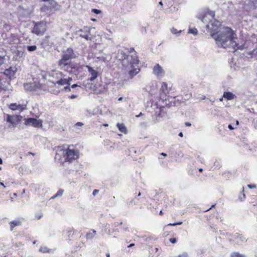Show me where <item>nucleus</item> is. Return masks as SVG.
I'll return each instance as SVG.
<instances>
[{"label":"nucleus","instance_id":"nucleus-25","mask_svg":"<svg viewBox=\"0 0 257 257\" xmlns=\"http://www.w3.org/2000/svg\"><path fill=\"white\" fill-rule=\"evenodd\" d=\"M116 126L118 130L121 132L125 134L127 133V130L125 126L123 123H117Z\"/></svg>","mask_w":257,"mask_h":257},{"label":"nucleus","instance_id":"nucleus-29","mask_svg":"<svg viewBox=\"0 0 257 257\" xmlns=\"http://www.w3.org/2000/svg\"><path fill=\"white\" fill-rule=\"evenodd\" d=\"M188 33H191V34H193L194 35H196L197 34L198 31H197V29H196L195 28H190L189 29Z\"/></svg>","mask_w":257,"mask_h":257},{"label":"nucleus","instance_id":"nucleus-9","mask_svg":"<svg viewBox=\"0 0 257 257\" xmlns=\"http://www.w3.org/2000/svg\"><path fill=\"white\" fill-rule=\"evenodd\" d=\"M24 123L26 125L32 126L35 127H42L43 121L41 119L35 118H28L24 119Z\"/></svg>","mask_w":257,"mask_h":257},{"label":"nucleus","instance_id":"nucleus-44","mask_svg":"<svg viewBox=\"0 0 257 257\" xmlns=\"http://www.w3.org/2000/svg\"><path fill=\"white\" fill-rule=\"evenodd\" d=\"M77 97V96L76 95H74V94H73V95H71V96L69 97V98H70V99H74V98H76Z\"/></svg>","mask_w":257,"mask_h":257},{"label":"nucleus","instance_id":"nucleus-40","mask_svg":"<svg viewBox=\"0 0 257 257\" xmlns=\"http://www.w3.org/2000/svg\"><path fill=\"white\" fill-rule=\"evenodd\" d=\"M169 240L172 243H175L177 242V239L175 238H171Z\"/></svg>","mask_w":257,"mask_h":257},{"label":"nucleus","instance_id":"nucleus-3","mask_svg":"<svg viewBox=\"0 0 257 257\" xmlns=\"http://www.w3.org/2000/svg\"><path fill=\"white\" fill-rule=\"evenodd\" d=\"M208 16L211 17V20H210L209 24L206 25V29L209 32L213 37V34H216L218 31V29L221 26V23L219 21L214 19L215 13L213 11H209L207 14L201 13L198 14L197 16L198 19H200L204 23L207 22Z\"/></svg>","mask_w":257,"mask_h":257},{"label":"nucleus","instance_id":"nucleus-42","mask_svg":"<svg viewBox=\"0 0 257 257\" xmlns=\"http://www.w3.org/2000/svg\"><path fill=\"white\" fill-rule=\"evenodd\" d=\"M133 202H134V200L132 199L130 201H127V203L128 205L130 206V205H132Z\"/></svg>","mask_w":257,"mask_h":257},{"label":"nucleus","instance_id":"nucleus-27","mask_svg":"<svg viewBox=\"0 0 257 257\" xmlns=\"http://www.w3.org/2000/svg\"><path fill=\"white\" fill-rule=\"evenodd\" d=\"M74 230L72 228H70L67 230V235L68 237H71L73 236L74 234Z\"/></svg>","mask_w":257,"mask_h":257},{"label":"nucleus","instance_id":"nucleus-48","mask_svg":"<svg viewBox=\"0 0 257 257\" xmlns=\"http://www.w3.org/2000/svg\"><path fill=\"white\" fill-rule=\"evenodd\" d=\"M98 192V190H94L93 192V194L95 195L96 193H97Z\"/></svg>","mask_w":257,"mask_h":257},{"label":"nucleus","instance_id":"nucleus-60","mask_svg":"<svg viewBox=\"0 0 257 257\" xmlns=\"http://www.w3.org/2000/svg\"><path fill=\"white\" fill-rule=\"evenodd\" d=\"M41 217V215H38V216L37 217V218L38 219H39Z\"/></svg>","mask_w":257,"mask_h":257},{"label":"nucleus","instance_id":"nucleus-54","mask_svg":"<svg viewBox=\"0 0 257 257\" xmlns=\"http://www.w3.org/2000/svg\"><path fill=\"white\" fill-rule=\"evenodd\" d=\"M215 205H212L210 208L205 210V211H209L211 208L214 207Z\"/></svg>","mask_w":257,"mask_h":257},{"label":"nucleus","instance_id":"nucleus-31","mask_svg":"<svg viewBox=\"0 0 257 257\" xmlns=\"http://www.w3.org/2000/svg\"><path fill=\"white\" fill-rule=\"evenodd\" d=\"M231 257H244V256L237 252H234L232 253Z\"/></svg>","mask_w":257,"mask_h":257},{"label":"nucleus","instance_id":"nucleus-26","mask_svg":"<svg viewBox=\"0 0 257 257\" xmlns=\"http://www.w3.org/2000/svg\"><path fill=\"white\" fill-rule=\"evenodd\" d=\"M15 56L16 58H22L23 56L24 51L22 50H17L15 51Z\"/></svg>","mask_w":257,"mask_h":257},{"label":"nucleus","instance_id":"nucleus-13","mask_svg":"<svg viewBox=\"0 0 257 257\" xmlns=\"http://www.w3.org/2000/svg\"><path fill=\"white\" fill-rule=\"evenodd\" d=\"M121 9L124 13L130 12L134 9V5L131 1L126 0L123 3Z\"/></svg>","mask_w":257,"mask_h":257},{"label":"nucleus","instance_id":"nucleus-30","mask_svg":"<svg viewBox=\"0 0 257 257\" xmlns=\"http://www.w3.org/2000/svg\"><path fill=\"white\" fill-rule=\"evenodd\" d=\"M27 49L29 51H34L37 49V46L35 45L28 46Z\"/></svg>","mask_w":257,"mask_h":257},{"label":"nucleus","instance_id":"nucleus-36","mask_svg":"<svg viewBox=\"0 0 257 257\" xmlns=\"http://www.w3.org/2000/svg\"><path fill=\"white\" fill-rule=\"evenodd\" d=\"M10 86V84H8L7 86H4V85H2L1 86V88L4 89V90H7L9 89V87Z\"/></svg>","mask_w":257,"mask_h":257},{"label":"nucleus","instance_id":"nucleus-2","mask_svg":"<svg viewBox=\"0 0 257 257\" xmlns=\"http://www.w3.org/2000/svg\"><path fill=\"white\" fill-rule=\"evenodd\" d=\"M116 59L122 61V65L131 77L136 75L139 71L138 57L136 53L126 55L122 51H118Z\"/></svg>","mask_w":257,"mask_h":257},{"label":"nucleus","instance_id":"nucleus-8","mask_svg":"<svg viewBox=\"0 0 257 257\" xmlns=\"http://www.w3.org/2000/svg\"><path fill=\"white\" fill-rule=\"evenodd\" d=\"M27 105V101H23L22 103H12L9 105V108L12 110L21 112L26 109Z\"/></svg>","mask_w":257,"mask_h":257},{"label":"nucleus","instance_id":"nucleus-49","mask_svg":"<svg viewBox=\"0 0 257 257\" xmlns=\"http://www.w3.org/2000/svg\"><path fill=\"white\" fill-rule=\"evenodd\" d=\"M185 125H186V126H191V123H189V122H186V123H185Z\"/></svg>","mask_w":257,"mask_h":257},{"label":"nucleus","instance_id":"nucleus-18","mask_svg":"<svg viewBox=\"0 0 257 257\" xmlns=\"http://www.w3.org/2000/svg\"><path fill=\"white\" fill-rule=\"evenodd\" d=\"M171 90V87L168 86V84L164 82L161 83V91L165 95L169 94Z\"/></svg>","mask_w":257,"mask_h":257},{"label":"nucleus","instance_id":"nucleus-62","mask_svg":"<svg viewBox=\"0 0 257 257\" xmlns=\"http://www.w3.org/2000/svg\"><path fill=\"white\" fill-rule=\"evenodd\" d=\"M228 4L229 5H232V3L231 2H228Z\"/></svg>","mask_w":257,"mask_h":257},{"label":"nucleus","instance_id":"nucleus-39","mask_svg":"<svg viewBox=\"0 0 257 257\" xmlns=\"http://www.w3.org/2000/svg\"><path fill=\"white\" fill-rule=\"evenodd\" d=\"M178 257H189L187 252H183L178 255Z\"/></svg>","mask_w":257,"mask_h":257},{"label":"nucleus","instance_id":"nucleus-51","mask_svg":"<svg viewBox=\"0 0 257 257\" xmlns=\"http://www.w3.org/2000/svg\"><path fill=\"white\" fill-rule=\"evenodd\" d=\"M179 136L180 137H183V134L182 132H180L179 134Z\"/></svg>","mask_w":257,"mask_h":257},{"label":"nucleus","instance_id":"nucleus-15","mask_svg":"<svg viewBox=\"0 0 257 257\" xmlns=\"http://www.w3.org/2000/svg\"><path fill=\"white\" fill-rule=\"evenodd\" d=\"M86 67L88 69V72L91 75V77L89 78V80L90 81H94L98 76L97 71L89 66L87 65Z\"/></svg>","mask_w":257,"mask_h":257},{"label":"nucleus","instance_id":"nucleus-35","mask_svg":"<svg viewBox=\"0 0 257 257\" xmlns=\"http://www.w3.org/2000/svg\"><path fill=\"white\" fill-rule=\"evenodd\" d=\"M39 250L42 252H47L49 249L46 247H42L39 249Z\"/></svg>","mask_w":257,"mask_h":257},{"label":"nucleus","instance_id":"nucleus-5","mask_svg":"<svg viewBox=\"0 0 257 257\" xmlns=\"http://www.w3.org/2000/svg\"><path fill=\"white\" fill-rule=\"evenodd\" d=\"M51 85L49 86V91L53 94H58L63 89V86L66 84H58L54 80H50Z\"/></svg>","mask_w":257,"mask_h":257},{"label":"nucleus","instance_id":"nucleus-21","mask_svg":"<svg viewBox=\"0 0 257 257\" xmlns=\"http://www.w3.org/2000/svg\"><path fill=\"white\" fill-rule=\"evenodd\" d=\"M15 69L14 68L11 67L10 68L7 69L5 71L4 74L8 76L10 78L13 77L15 73Z\"/></svg>","mask_w":257,"mask_h":257},{"label":"nucleus","instance_id":"nucleus-6","mask_svg":"<svg viewBox=\"0 0 257 257\" xmlns=\"http://www.w3.org/2000/svg\"><path fill=\"white\" fill-rule=\"evenodd\" d=\"M65 152V160L68 162H71L78 158V152L76 150L67 149Z\"/></svg>","mask_w":257,"mask_h":257},{"label":"nucleus","instance_id":"nucleus-11","mask_svg":"<svg viewBox=\"0 0 257 257\" xmlns=\"http://www.w3.org/2000/svg\"><path fill=\"white\" fill-rule=\"evenodd\" d=\"M153 74L158 78L163 77L165 75V71L162 67L159 64H157L154 67Z\"/></svg>","mask_w":257,"mask_h":257},{"label":"nucleus","instance_id":"nucleus-33","mask_svg":"<svg viewBox=\"0 0 257 257\" xmlns=\"http://www.w3.org/2000/svg\"><path fill=\"white\" fill-rule=\"evenodd\" d=\"M251 54V57L257 59V48L252 50Z\"/></svg>","mask_w":257,"mask_h":257},{"label":"nucleus","instance_id":"nucleus-61","mask_svg":"<svg viewBox=\"0 0 257 257\" xmlns=\"http://www.w3.org/2000/svg\"><path fill=\"white\" fill-rule=\"evenodd\" d=\"M106 257H110V254L109 253H107Z\"/></svg>","mask_w":257,"mask_h":257},{"label":"nucleus","instance_id":"nucleus-47","mask_svg":"<svg viewBox=\"0 0 257 257\" xmlns=\"http://www.w3.org/2000/svg\"><path fill=\"white\" fill-rule=\"evenodd\" d=\"M67 81H68L69 84H67L68 85H70V82L72 80V78L70 77H69L68 79H65Z\"/></svg>","mask_w":257,"mask_h":257},{"label":"nucleus","instance_id":"nucleus-1","mask_svg":"<svg viewBox=\"0 0 257 257\" xmlns=\"http://www.w3.org/2000/svg\"><path fill=\"white\" fill-rule=\"evenodd\" d=\"M212 38L218 47L225 49L232 48L233 50L240 49L241 47L238 46L235 33L229 27L220 28L216 34H213Z\"/></svg>","mask_w":257,"mask_h":257},{"label":"nucleus","instance_id":"nucleus-34","mask_svg":"<svg viewBox=\"0 0 257 257\" xmlns=\"http://www.w3.org/2000/svg\"><path fill=\"white\" fill-rule=\"evenodd\" d=\"M63 193V190H59L57 193L52 197V198H55L56 197L61 196Z\"/></svg>","mask_w":257,"mask_h":257},{"label":"nucleus","instance_id":"nucleus-45","mask_svg":"<svg viewBox=\"0 0 257 257\" xmlns=\"http://www.w3.org/2000/svg\"><path fill=\"white\" fill-rule=\"evenodd\" d=\"M159 5L161 6L160 10H162V8H163V5L162 1H160V2H159Z\"/></svg>","mask_w":257,"mask_h":257},{"label":"nucleus","instance_id":"nucleus-52","mask_svg":"<svg viewBox=\"0 0 257 257\" xmlns=\"http://www.w3.org/2000/svg\"><path fill=\"white\" fill-rule=\"evenodd\" d=\"M161 155L162 156H164V157H166V156H167V154H165V153H162L161 154Z\"/></svg>","mask_w":257,"mask_h":257},{"label":"nucleus","instance_id":"nucleus-20","mask_svg":"<svg viewBox=\"0 0 257 257\" xmlns=\"http://www.w3.org/2000/svg\"><path fill=\"white\" fill-rule=\"evenodd\" d=\"M24 88L27 91H32L36 90L37 86L35 83H27L24 85Z\"/></svg>","mask_w":257,"mask_h":257},{"label":"nucleus","instance_id":"nucleus-16","mask_svg":"<svg viewBox=\"0 0 257 257\" xmlns=\"http://www.w3.org/2000/svg\"><path fill=\"white\" fill-rule=\"evenodd\" d=\"M257 7V0H248V4L245 5L244 8L246 11H250Z\"/></svg>","mask_w":257,"mask_h":257},{"label":"nucleus","instance_id":"nucleus-14","mask_svg":"<svg viewBox=\"0 0 257 257\" xmlns=\"http://www.w3.org/2000/svg\"><path fill=\"white\" fill-rule=\"evenodd\" d=\"M7 121L13 126H16L19 122V117L17 115H7Z\"/></svg>","mask_w":257,"mask_h":257},{"label":"nucleus","instance_id":"nucleus-63","mask_svg":"<svg viewBox=\"0 0 257 257\" xmlns=\"http://www.w3.org/2000/svg\"><path fill=\"white\" fill-rule=\"evenodd\" d=\"M199 171H200V172H202L203 169H201V168H200V169H199Z\"/></svg>","mask_w":257,"mask_h":257},{"label":"nucleus","instance_id":"nucleus-10","mask_svg":"<svg viewBox=\"0 0 257 257\" xmlns=\"http://www.w3.org/2000/svg\"><path fill=\"white\" fill-rule=\"evenodd\" d=\"M46 30V25L43 22L36 23L32 32L37 35H43Z\"/></svg>","mask_w":257,"mask_h":257},{"label":"nucleus","instance_id":"nucleus-24","mask_svg":"<svg viewBox=\"0 0 257 257\" xmlns=\"http://www.w3.org/2000/svg\"><path fill=\"white\" fill-rule=\"evenodd\" d=\"M96 234V230L92 229L86 234V238L87 239H92L95 236Z\"/></svg>","mask_w":257,"mask_h":257},{"label":"nucleus","instance_id":"nucleus-50","mask_svg":"<svg viewBox=\"0 0 257 257\" xmlns=\"http://www.w3.org/2000/svg\"><path fill=\"white\" fill-rule=\"evenodd\" d=\"M77 86H78V85H77V84H73V85H72L71 86V87H72V88H75L76 87H77Z\"/></svg>","mask_w":257,"mask_h":257},{"label":"nucleus","instance_id":"nucleus-43","mask_svg":"<svg viewBox=\"0 0 257 257\" xmlns=\"http://www.w3.org/2000/svg\"><path fill=\"white\" fill-rule=\"evenodd\" d=\"M247 186H248V187H249L250 189L254 188L256 187L255 185H250L249 184V185H248Z\"/></svg>","mask_w":257,"mask_h":257},{"label":"nucleus","instance_id":"nucleus-4","mask_svg":"<svg viewBox=\"0 0 257 257\" xmlns=\"http://www.w3.org/2000/svg\"><path fill=\"white\" fill-rule=\"evenodd\" d=\"M75 56L73 50L71 48H68L63 52L61 59L59 61V65L64 66L68 64L72 59L75 58Z\"/></svg>","mask_w":257,"mask_h":257},{"label":"nucleus","instance_id":"nucleus-17","mask_svg":"<svg viewBox=\"0 0 257 257\" xmlns=\"http://www.w3.org/2000/svg\"><path fill=\"white\" fill-rule=\"evenodd\" d=\"M232 238L234 239V241L238 244L241 243L246 241L245 237L242 236L238 233H236L233 235Z\"/></svg>","mask_w":257,"mask_h":257},{"label":"nucleus","instance_id":"nucleus-59","mask_svg":"<svg viewBox=\"0 0 257 257\" xmlns=\"http://www.w3.org/2000/svg\"><path fill=\"white\" fill-rule=\"evenodd\" d=\"M159 214H160V215H162V214H163V212H162V210H161V211H160Z\"/></svg>","mask_w":257,"mask_h":257},{"label":"nucleus","instance_id":"nucleus-28","mask_svg":"<svg viewBox=\"0 0 257 257\" xmlns=\"http://www.w3.org/2000/svg\"><path fill=\"white\" fill-rule=\"evenodd\" d=\"M83 123H82V122H77L75 125H74V129H75V131L77 133H80V131L78 130L77 129V128L76 127L77 126H81L82 125H83Z\"/></svg>","mask_w":257,"mask_h":257},{"label":"nucleus","instance_id":"nucleus-22","mask_svg":"<svg viewBox=\"0 0 257 257\" xmlns=\"http://www.w3.org/2000/svg\"><path fill=\"white\" fill-rule=\"evenodd\" d=\"M21 224V222L18 220H14V221L10 222V225L11 230L12 231L15 227L19 226Z\"/></svg>","mask_w":257,"mask_h":257},{"label":"nucleus","instance_id":"nucleus-32","mask_svg":"<svg viewBox=\"0 0 257 257\" xmlns=\"http://www.w3.org/2000/svg\"><path fill=\"white\" fill-rule=\"evenodd\" d=\"M171 31L173 34H176V35L179 34L181 32V30L178 31L176 29H175L174 28H172L171 29Z\"/></svg>","mask_w":257,"mask_h":257},{"label":"nucleus","instance_id":"nucleus-46","mask_svg":"<svg viewBox=\"0 0 257 257\" xmlns=\"http://www.w3.org/2000/svg\"><path fill=\"white\" fill-rule=\"evenodd\" d=\"M228 127L230 130H232L234 129V127H233V126L231 124H229Z\"/></svg>","mask_w":257,"mask_h":257},{"label":"nucleus","instance_id":"nucleus-53","mask_svg":"<svg viewBox=\"0 0 257 257\" xmlns=\"http://www.w3.org/2000/svg\"><path fill=\"white\" fill-rule=\"evenodd\" d=\"M0 185L2 186L4 188L6 187V186L4 185V184L2 182H0Z\"/></svg>","mask_w":257,"mask_h":257},{"label":"nucleus","instance_id":"nucleus-7","mask_svg":"<svg viewBox=\"0 0 257 257\" xmlns=\"http://www.w3.org/2000/svg\"><path fill=\"white\" fill-rule=\"evenodd\" d=\"M50 76L53 78L56 79V80H53L55 82H57L58 84L62 83L69 84L68 81L63 78L62 73L59 71H52L50 74Z\"/></svg>","mask_w":257,"mask_h":257},{"label":"nucleus","instance_id":"nucleus-64","mask_svg":"<svg viewBox=\"0 0 257 257\" xmlns=\"http://www.w3.org/2000/svg\"><path fill=\"white\" fill-rule=\"evenodd\" d=\"M141 193L140 192V193L138 194V196H141Z\"/></svg>","mask_w":257,"mask_h":257},{"label":"nucleus","instance_id":"nucleus-37","mask_svg":"<svg viewBox=\"0 0 257 257\" xmlns=\"http://www.w3.org/2000/svg\"><path fill=\"white\" fill-rule=\"evenodd\" d=\"M91 11H92V12H93V13H94L95 14H99L101 13V11L99 10H97V9H92Z\"/></svg>","mask_w":257,"mask_h":257},{"label":"nucleus","instance_id":"nucleus-41","mask_svg":"<svg viewBox=\"0 0 257 257\" xmlns=\"http://www.w3.org/2000/svg\"><path fill=\"white\" fill-rule=\"evenodd\" d=\"M63 88L64 89L66 90L70 91V88L69 87V85H67L66 86H63Z\"/></svg>","mask_w":257,"mask_h":257},{"label":"nucleus","instance_id":"nucleus-58","mask_svg":"<svg viewBox=\"0 0 257 257\" xmlns=\"http://www.w3.org/2000/svg\"><path fill=\"white\" fill-rule=\"evenodd\" d=\"M3 164V160L2 159L0 158V164Z\"/></svg>","mask_w":257,"mask_h":257},{"label":"nucleus","instance_id":"nucleus-12","mask_svg":"<svg viewBox=\"0 0 257 257\" xmlns=\"http://www.w3.org/2000/svg\"><path fill=\"white\" fill-rule=\"evenodd\" d=\"M90 29L89 27H85L82 29L79 30L78 32L79 33V36L85 39L86 40H90Z\"/></svg>","mask_w":257,"mask_h":257},{"label":"nucleus","instance_id":"nucleus-38","mask_svg":"<svg viewBox=\"0 0 257 257\" xmlns=\"http://www.w3.org/2000/svg\"><path fill=\"white\" fill-rule=\"evenodd\" d=\"M182 224V222L180 221V222H177V223H169L168 224V225L169 226H175V225H181Z\"/></svg>","mask_w":257,"mask_h":257},{"label":"nucleus","instance_id":"nucleus-19","mask_svg":"<svg viewBox=\"0 0 257 257\" xmlns=\"http://www.w3.org/2000/svg\"><path fill=\"white\" fill-rule=\"evenodd\" d=\"M6 53L3 49L0 48V66L5 63L6 59Z\"/></svg>","mask_w":257,"mask_h":257},{"label":"nucleus","instance_id":"nucleus-55","mask_svg":"<svg viewBox=\"0 0 257 257\" xmlns=\"http://www.w3.org/2000/svg\"><path fill=\"white\" fill-rule=\"evenodd\" d=\"M134 245H135V244L132 243V244H130L129 245H128V247H131L134 246Z\"/></svg>","mask_w":257,"mask_h":257},{"label":"nucleus","instance_id":"nucleus-56","mask_svg":"<svg viewBox=\"0 0 257 257\" xmlns=\"http://www.w3.org/2000/svg\"><path fill=\"white\" fill-rule=\"evenodd\" d=\"M123 98L122 97H120L118 98V101H121L122 100Z\"/></svg>","mask_w":257,"mask_h":257},{"label":"nucleus","instance_id":"nucleus-23","mask_svg":"<svg viewBox=\"0 0 257 257\" xmlns=\"http://www.w3.org/2000/svg\"><path fill=\"white\" fill-rule=\"evenodd\" d=\"M223 97L227 100H230L233 99L235 96L232 92H225L223 94Z\"/></svg>","mask_w":257,"mask_h":257},{"label":"nucleus","instance_id":"nucleus-57","mask_svg":"<svg viewBox=\"0 0 257 257\" xmlns=\"http://www.w3.org/2000/svg\"><path fill=\"white\" fill-rule=\"evenodd\" d=\"M142 114V112H141L139 115H136L137 117L140 116Z\"/></svg>","mask_w":257,"mask_h":257}]
</instances>
